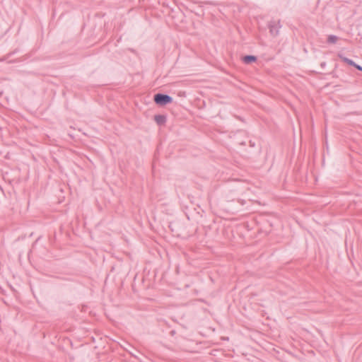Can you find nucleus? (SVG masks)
Returning <instances> with one entry per match:
<instances>
[{
    "instance_id": "1",
    "label": "nucleus",
    "mask_w": 362,
    "mask_h": 362,
    "mask_svg": "<svg viewBox=\"0 0 362 362\" xmlns=\"http://www.w3.org/2000/svg\"><path fill=\"white\" fill-rule=\"evenodd\" d=\"M173 100L172 98L163 94H156L154 96V101L158 105H165L167 103H171Z\"/></svg>"
},
{
    "instance_id": "2",
    "label": "nucleus",
    "mask_w": 362,
    "mask_h": 362,
    "mask_svg": "<svg viewBox=\"0 0 362 362\" xmlns=\"http://www.w3.org/2000/svg\"><path fill=\"white\" fill-rule=\"evenodd\" d=\"M154 119L158 124H163L165 123L166 118L164 115H158L155 116Z\"/></svg>"
},
{
    "instance_id": "3",
    "label": "nucleus",
    "mask_w": 362,
    "mask_h": 362,
    "mask_svg": "<svg viewBox=\"0 0 362 362\" xmlns=\"http://www.w3.org/2000/svg\"><path fill=\"white\" fill-rule=\"evenodd\" d=\"M256 61V57L254 56H245L243 57V62L246 64H250Z\"/></svg>"
},
{
    "instance_id": "4",
    "label": "nucleus",
    "mask_w": 362,
    "mask_h": 362,
    "mask_svg": "<svg viewBox=\"0 0 362 362\" xmlns=\"http://www.w3.org/2000/svg\"><path fill=\"white\" fill-rule=\"evenodd\" d=\"M337 40V37L334 35H329L327 38V41L329 43H335Z\"/></svg>"
},
{
    "instance_id": "5",
    "label": "nucleus",
    "mask_w": 362,
    "mask_h": 362,
    "mask_svg": "<svg viewBox=\"0 0 362 362\" xmlns=\"http://www.w3.org/2000/svg\"><path fill=\"white\" fill-rule=\"evenodd\" d=\"M344 62H346L347 64H350V65H353L354 66V62L349 59H346V58H343L342 59Z\"/></svg>"
},
{
    "instance_id": "6",
    "label": "nucleus",
    "mask_w": 362,
    "mask_h": 362,
    "mask_svg": "<svg viewBox=\"0 0 362 362\" xmlns=\"http://www.w3.org/2000/svg\"><path fill=\"white\" fill-rule=\"evenodd\" d=\"M354 66H355L357 69H358V70H360V71H362V67H361V66L357 65V64H354Z\"/></svg>"
}]
</instances>
